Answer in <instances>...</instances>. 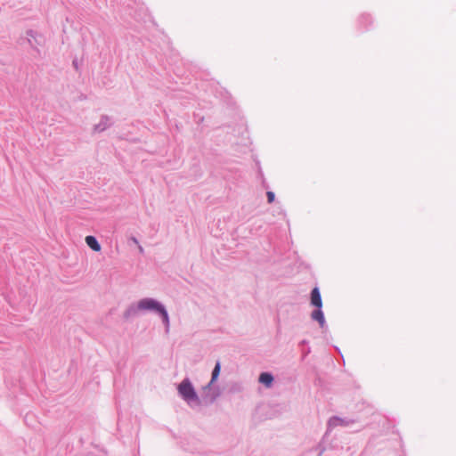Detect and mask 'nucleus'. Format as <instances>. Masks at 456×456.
Returning <instances> with one entry per match:
<instances>
[{
	"label": "nucleus",
	"instance_id": "11",
	"mask_svg": "<svg viewBox=\"0 0 456 456\" xmlns=\"http://www.w3.org/2000/svg\"><path fill=\"white\" fill-rule=\"evenodd\" d=\"M266 196H267V201L269 203H272L274 201L275 195L273 191H267Z\"/></svg>",
	"mask_w": 456,
	"mask_h": 456
},
{
	"label": "nucleus",
	"instance_id": "9",
	"mask_svg": "<svg viewBox=\"0 0 456 456\" xmlns=\"http://www.w3.org/2000/svg\"><path fill=\"white\" fill-rule=\"evenodd\" d=\"M85 240L87 246L94 251L98 252L101 250V245L95 237L89 235L86 237Z\"/></svg>",
	"mask_w": 456,
	"mask_h": 456
},
{
	"label": "nucleus",
	"instance_id": "1",
	"mask_svg": "<svg viewBox=\"0 0 456 456\" xmlns=\"http://www.w3.org/2000/svg\"><path fill=\"white\" fill-rule=\"evenodd\" d=\"M152 313L159 315L167 333L170 329V318L166 306L153 297H142L130 304L124 312L126 319L134 318L141 314Z\"/></svg>",
	"mask_w": 456,
	"mask_h": 456
},
{
	"label": "nucleus",
	"instance_id": "12",
	"mask_svg": "<svg viewBox=\"0 0 456 456\" xmlns=\"http://www.w3.org/2000/svg\"><path fill=\"white\" fill-rule=\"evenodd\" d=\"M142 250H143L142 248L140 246L139 247V251L142 252Z\"/></svg>",
	"mask_w": 456,
	"mask_h": 456
},
{
	"label": "nucleus",
	"instance_id": "14",
	"mask_svg": "<svg viewBox=\"0 0 456 456\" xmlns=\"http://www.w3.org/2000/svg\"><path fill=\"white\" fill-rule=\"evenodd\" d=\"M305 343H306V341H305V340H303V341H302V344H303V345H305Z\"/></svg>",
	"mask_w": 456,
	"mask_h": 456
},
{
	"label": "nucleus",
	"instance_id": "13",
	"mask_svg": "<svg viewBox=\"0 0 456 456\" xmlns=\"http://www.w3.org/2000/svg\"><path fill=\"white\" fill-rule=\"evenodd\" d=\"M133 240L135 242V243H138L137 240L136 239H133Z\"/></svg>",
	"mask_w": 456,
	"mask_h": 456
},
{
	"label": "nucleus",
	"instance_id": "6",
	"mask_svg": "<svg viewBox=\"0 0 456 456\" xmlns=\"http://www.w3.org/2000/svg\"><path fill=\"white\" fill-rule=\"evenodd\" d=\"M311 304L317 308H322V297L318 288H314L311 292Z\"/></svg>",
	"mask_w": 456,
	"mask_h": 456
},
{
	"label": "nucleus",
	"instance_id": "4",
	"mask_svg": "<svg viewBox=\"0 0 456 456\" xmlns=\"http://www.w3.org/2000/svg\"><path fill=\"white\" fill-rule=\"evenodd\" d=\"M113 125V120L107 115H102L100 120L93 127L94 133H102Z\"/></svg>",
	"mask_w": 456,
	"mask_h": 456
},
{
	"label": "nucleus",
	"instance_id": "10",
	"mask_svg": "<svg viewBox=\"0 0 456 456\" xmlns=\"http://www.w3.org/2000/svg\"><path fill=\"white\" fill-rule=\"evenodd\" d=\"M27 36H28V41L29 45L32 47H35L33 40H35L37 42V33L35 31H33V30H28L27 32Z\"/></svg>",
	"mask_w": 456,
	"mask_h": 456
},
{
	"label": "nucleus",
	"instance_id": "5",
	"mask_svg": "<svg viewBox=\"0 0 456 456\" xmlns=\"http://www.w3.org/2000/svg\"><path fill=\"white\" fill-rule=\"evenodd\" d=\"M351 423L350 420L339 417H331L328 421V431H331L337 427H347Z\"/></svg>",
	"mask_w": 456,
	"mask_h": 456
},
{
	"label": "nucleus",
	"instance_id": "2",
	"mask_svg": "<svg viewBox=\"0 0 456 456\" xmlns=\"http://www.w3.org/2000/svg\"><path fill=\"white\" fill-rule=\"evenodd\" d=\"M177 392L179 396L187 403L191 408L199 407L201 405V400L197 394L195 387L189 378L183 379L177 386Z\"/></svg>",
	"mask_w": 456,
	"mask_h": 456
},
{
	"label": "nucleus",
	"instance_id": "3",
	"mask_svg": "<svg viewBox=\"0 0 456 456\" xmlns=\"http://www.w3.org/2000/svg\"><path fill=\"white\" fill-rule=\"evenodd\" d=\"M221 371V363L217 361L211 373L209 382L203 387L204 399L209 403H213L220 395L219 387L216 384Z\"/></svg>",
	"mask_w": 456,
	"mask_h": 456
},
{
	"label": "nucleus",
	"instance_id": "7",
	"mask_svg": "<svg viewBox=\"0 0 456 456\" xmlns=\"http://www.w3.org/2000/svg\"><path fill=\"white\" fill-rule=\"evenodd\" d=\"M311 318L319 322L321 328H324L326 325L325 318L322 308H317L311 314Z\"/></svg>",
	"mask_w": 456,
	"mask_h": 456
},
{
	"label": "nucleus",
	"instance_id": "8",
	"mask_svg": "<svg viewBox=\"0 0 456 456\" xmlns=\"http://www.w3.org/2000/svg\"><path fill=\"white\" fill-rule=\"evenodd\" d=\"M258 380L261 384H263L266 387H270L273 385V377L269 372H263L260 374Z\"/></svg>",
	"mask_w": 456,
	"mask_h": 456
}]
</instances>
